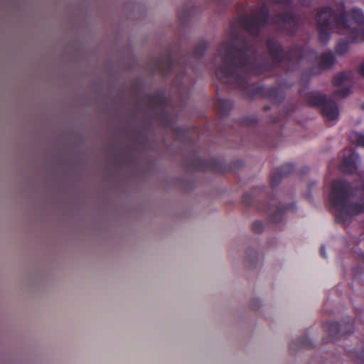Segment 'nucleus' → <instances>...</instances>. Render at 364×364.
Wrapping results in <instances>:
<instances>
[{"label":"nucleus","instance_id":"nucleus-4","mask_svg":"<svg viewBox=\"0 0 364 364\" xmlns=\"http://www.w3.org/2000/svg\"><path fill=\"white\" fill-rule=\"evenodd\" d=\"M312 105H320L323 115L328 121H334L338 117V110L337 106L333 102L326 99L321 95H314L310 100Z\"/></svg>","mask_w":364,"mask_h":364},{"label":"nucleus","instance_id":"nucleus-7","mask_svg":"<svg viewBox=\"0 0 364 364\" xmlns=\"http://www.w3.org/2000/svg\"><path fill=\"white\" fill-rule=\"evenodd\" d=\"M267 14V11L266 8H262L255 18L253 19L252 22L251 23V25H250L247 28L249 30L250 32L255 33L258 27L262 25L264 22V21L266 18Z\"/></svg>","mask_w":364,"mask_h":364},{"label":"nucleus","instance_id":"nucleus-2","mask_svg":"<svg viewBox=\"0 0 364 364\" xmlns=\"http://www.w3.org/2000/svg\"><path fill=\"white\" fill-rule=\"evenodd\" d=\"M223 65L218 68L215 73L225 83H231L237 80L242 72H252V65L242 53L235 48L223 46L218 53Z\"/></svg>","mask_w":364,"mask_h":364},{"label":"nucleus","instance_id":"nucleus-9","mask_svg":"<svg viewBox=\"0 0 364 364\" xmlns=\"http://www.w3.org/2000/svg\"><path fill=\"white\" fill-rule=\"evenodd\" d=\"M349 139L352 143L364 146V134L353 132L350 134Z\"/></svg>","mask_w":364,"mask_h":364},{"label":"nucleus","instance_id":"nucleus-3","mask_svg":"<svg viewBox=\"0 0 364 364\" xmlns=\"http://www.w3.org/2000/svg\"><path fill=\"white\" fill-rule=\"evenodd\" d=\"M351 191L345 182L337 181L333 183L330 200L336 210L337 220L346 221L364 212V205L354 200Z\"/></svg>","mask_w":364,"mask_h":364},{"label":"nucleus","instance_id":"nucleus-10","mask_svg":"<svg viewBox=\"0 0 364 364\" xmlns=\"http://www.w3.org/2000/svg\"><path fill=\"white\" fill-rule=\"evenodd\" d=\"M348 43L346 42H340L336 48V51L337 53L340 55H343L346 53L348 50Z\"/></svg>","mask_w":364,"mask_h":364},{"label":"nucleus","instance_id":"nucleus-6","mask_svg":"<svg viewBox=\"0 0 364 364\" xmlns=\"http://www.w3.org/2000/svg\"><path fill=\"white\" fill-rule=\"evenodd\" d=\"M358 156L355 152H349L345 156L341 164L342 171L345 173H353L356 168Z\"/></svg>","mask_w":364,"mask_h":364},{"label":"nucleus","instance_id":"nucleus-16","mask_svg":"<svg viewBox=\"0 0 364 364\" xmlns=\"http://www.w3.org/2000/svg\"><path fill=\"white\" fill-rule=\"evenodd\" d=\"M160 122H161V127L162 126V114L161 113V119H160Z\"/></svg>","mask_w":364,"mask_h":364},{"label":"nucleus","instance_id":"nucleus-11","mask_svg":"<svg viewBox=\"0 0 364 364\" xmlns=\"http://www.w3.org/2000/svg\"><path fill=\"white\" fill-rule=\"evenodd\" d=\"M253 229L259 232L262 230V224L260 222H256L253 225Z\"/></svg>","mask_w":364,"mask_h":364},{"label":"nucleus","instance_id":"nucleus-8","mask_svg":"<svg viewBox=\"0 0 364 364\" xmlns=\"http://www.w3.org/2000/svg\"><path fill=\"white\" fill-rule=\"evenodd\" d=\"M334 63V57L331 53H325L321 56L320 63L323 68H330Z\"/></svg>","mask_w":364,"mask_h":364},{"label":"nucleus","instance_id":"nucleus-13","mask_svg":"<svg viewBox=\"0 0 364 364\" xmlns=\"http://www.w3.org/2000/svg\"><path fill=\"white\" fill-rule=\"evenodd\" d=\"M321 254L323 257H326V253L323 247L321 248Z\"/></svg>","mask_w":364,"mask_h":364},{"label":"nucleus","instance_id":"nucleus-12","mask_svg":"<svg viewBox=\"0 0 364 364\" xmlns=\"http://www.w3.org/2000/svg\"><path fill=\"white\" fill-rule=\"evenodd\" d=\"M337 328H338V324L337 323H335V324H333L331 327V328L329 329L332 335L335 334L336 332H337Z\"/></svg>","mask_w":364,"mask_h":364},{"label":"nucleus","instance_id":"nucleus-14","mask_svg":"<svg viewBox=\"0 0 364 364\" xmlns=\"http://www.w3.org/2000/svg\"><path fill=\"white\" fill-rule=\"evenodd\" d=\"M360 73L363 76H364V63L360 66Z\"/></svg>","mask_w":364,"mask_h":364},{"label":"nucleus","instance_id":"nucleus-17","mask_svg":"<svg viewBox=\"0 0 364 364\" xmlns=\"http://www.w3.org/2000/svg\"><path fill=\"white\" fill-rule=\"evenodd\" d=\"M160 102H161V104L162 103V100L161 99L160 100Z\"/></svg>","mask_w":364,"mask_h":364},{"label":"nucleus","instance_id":"nucleus-5","mask_svg":"<svg viewBox=\"0 0 364 364\" xmlns=\"http://www.w3.org/2000/svg\"><path fill=\"white\" fill-rule=\"evenodd\" d=\"M352 81L350 72H345L335 77L333 83L336 87L333 97L336 99H341L346 97L350 92V87Z\"/></svg>","mask_w":364,"mask_h":364},{"label":"nucleus","instance_id":"nucleus-15","mask_svg":"<svg viewBox=\"0 0 364 364\" xmlns=\"http://www.w3.org/2000/svg\"><path fill=\"white\" fill-rule=\"evenodd\" d=\"M277 1L279 3H286L288 1V0H277Z\"/></svg>","mask_w":364,"mask_h":364},{"label":"nucleus","instance_id":"nucleus-18","mask_svg":"<svg viewBox=\"0 0 364 364\" xmlns=\"http://www.w3.org/2000/svg\"><path fill=\"white\" fill-rule=\"evenodd\" d=\"M160 70H161V71L162 70V68H160Z\"/></svg>","mask_w":364,"mask_h":364},{"label":"nucleus","instance_id":"nucleus-1","mask_svg":"<svg viewBox=\"0 0 364 364\" xmlns=\"http://www.w3.org/2000/svg\"><path fill=\"white\" fill-rule=\"evenodd\" d=\"M319 41L325 43L330 38L329 31L348 37L349 41H364V14L359 9H353L350 14H346L340 6L338 13L325 8L316 16Z\"/></svg>","mask_w":364,"mask_h":364}]
</instances>
